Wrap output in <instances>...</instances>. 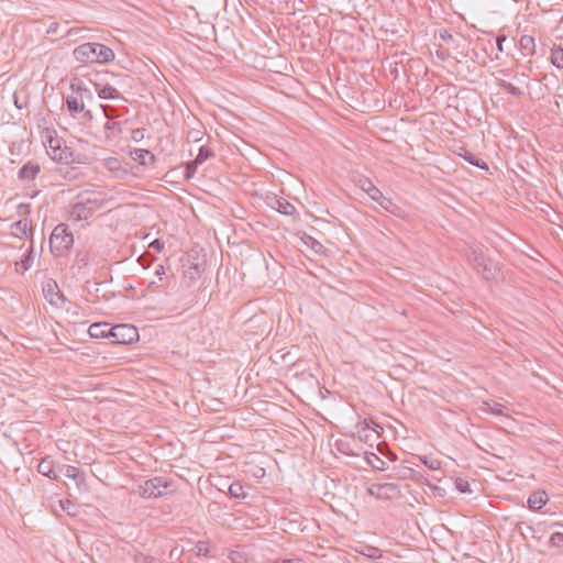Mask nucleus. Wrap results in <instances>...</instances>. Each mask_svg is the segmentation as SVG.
<instances>
[{
  "label": "nucleus",
  "mask_w": 563,
  "mask_h": 563,
  "mask_svg": "<svg viewBox=\"0 0 563 563\" xmlns=\"http://www.w3.org/2000/svg\"><path fill=\"white\" fill-rule=\"evenodd\" d=\"M74 58L79 63L106 64L114 59V52L101 43H84L73 51Z\"/></svg>",
  "instance_id": "nucleus-1"
},
{
  "label": "nucleus",
  "mask_w": 563,
  "mask_h": 563,
  "mask_svg": "<svg viewBox=\"0 0 563 563\" xmlns=\"http://www.w3.org/2000/svg\"><path fill=\"white\" fill-rule=\"evenodd\" d=\"M103 205L100 192L85 190L77 195L76 201L71 205L70 216L77 220L89 219Z\"/></svg>",
  "instance_id": "nucleus-2"
},
{
  "label": "nucleus",
  "mask_w": 563,
  "mask_h": 563,
  "mask_svg": "<svg viewBox=\"0 0 563 563\" xmlns=\"http://www.w3.org/2000/svg\"><path fill=\"white\" fill-rule=\"evenodd\" d=\"M74 244V236L65 223L57 224L49 236V249L54 256L68 254Z\"/></svg>",
  "instance_id": "nucleus-3"
},
{
  "label": "nucleus",
  "mask_w": 563,
  "mask_h": 563,
  "mask_svg": "<svg viewBox=\"0 0 563 563\" xmlns=\"http://www.w3.org/2000/svg\"><path fill=\"white\" fill-rule=\"evenodd\" d=\"M468 263L482 275L485 280H493L497 277L499 268L481 249L471 247L466 254Z\"/></svg>",
  "instance_id": "nucleus-4"
},
{
  "label": "nucleus",
  "mask_w": 563,
  "mask_h": 563,
  "mask_svg": "<svg viewBox=\"0 0 563 563\" xmlns=\"http://www.w3.org/2000/svg\"><path fill=\"white\" fill-rule=\"evenodd\" d=\"M356 184L363 191H365L371 197V199L378 202L379 206L387 212L394 216H399L400 208L396 203H394L390 198L385 197L369 178L365 176H358Z\"/></svg>",
  "instance_id": "nucleus-5"
},
{
  "label": "nucleus",
  "mask_w": 563,
  "mask_h": 563,
  "mask_svg": "<svg viewBox=\"0 0 563 563\" xmlns=\"http://www.w3.org/2000/svg\"><path fill=\"white\" fill-rule=\"evenodd\" d=\"M52 133H55V131L47 130V134L45 136V147L47 154L56 162L68 163L69 158L71 157V153L66 147H63L62 140L52 135Z\"/></svg>",
  "instance_id": "nucleus-6"
},
{
  "label": "nucleus",
  "mask_w": 563,
  "mask_h": 563,
  "mask_svg": "<svg viewBox=\"0 0 563 563\" xmlns=\"http://www.w3.org/2000/svg\"><path fill=\"white\" fill-rule=\"evenodd\" d=\"M112 329L113 330H112L111 343H113V344L126 345V344H131L139 340V336H140L139 331L132 324L120 323V324L113 325Z\"/></svg>",
  "instance_id": "nucleus-7"
},
{
  "label": "nucleus",
  "mask_w": 563,
  "mask_h": 563,
  "mask_svg": "<svg viewBox=\"0 0 563 563\" xmlns=\"http://www.w3.org/2000/svg\"><path fill=\"white\" fill-rule=\"evenodd\" d=\"M170 485L172 481L162 476H155L140 485V495L143 498H158L163 496L161 488H168Z\"/></svg>",
  "instance_id": "nucleus-8"
},
{
  "label": "nucleus",
  "mask_w": 563,
  "mask_h": 563,
  "mask_svg": "<svg viewBox=\"0 0 563 563\" xmlns=\"http://www.w3.org/2000/svg\"><path fill=\"white\" fill-rule=\"evenodd\" d=\"M367 494L377 499H391L399 495V488L391 483L373 484L367 488Z\"/></svg>",
  "instance_id": "nucleus-9"
},
{
  "label": "nucleus",
  "mask_w": 563,
  "mask_h": 563,
  "mask_svg": "<svg viewBox=\"0 0 563 563\" xmlns=\"http://www.w3.org/2000/svg\"><path fill=\"white\" fill-rule=\"evenodd\" d=\"M130 157L144 167L153 166L156 161L155 155L151 151L143 148H134L130 151Z\"/></svg>",
  "instance_id": "nucleus-10"
},
{
  "label": "nucleus",
  "mask_w": 563,
  "mask_h": 563,
  "mask_svg": "<svg viewBox=\"0 0 563 563\" xmlns=\"http://www.w3.org/2000/svg\"><path fill=\"white\" fill-rule=\"evenodd\" d=\"M113 325L107 322H95L92 323L89 329L88 333L93 339H101V338H112V329Z\"/></svg>",
  "instance_id": "nucleus-11"
},
{
  "label": "nucleus",
  "mask_w": 563,
  "mask_h": 563,
  "mask_svg": "<svg viewBox=\"0 0 563 563\" xmlns=\"http://www.w3.org/2000/svg\"><path fill=\"white\" fill-rule=\"evenodd\" d=\"M40 172V165L35 162L29 161L20 168L18 178L22 181H32L36 178Z\"/></svg>",
  "instance_id": "nucleus-12"
},
{
  "label": "nucleus",
  "mask_w": 563,
  "mask_h": 563,
  "mask_svg": "<svg viewBox=\"0 0 563 563\" xmlns=\"http://www.w3.org/2000/svg\"><path fill=\"white\" fill-rule=\"evenodd\" d=\"M95 90L98 93V97L101 99H123L126 100L118 89L112 87L109 84H100V82H93Z\"/></svg>",
  "instance_id": "nucleus-13"
},
{
  "label": "nucleus",
  "mask_w": 563,
  "mask_h": 563,
  "mask_svg": "<svg viewBox=\"0 0 563 563\" xmlns=\"http://www.w3.org/2000/svg\"><path fill=\"white\" fill-rule=\"evenodd\" d=\"M101 108L103 109L104 115L108 119V121L104 123L103 128H104V130L107 132L108 131L111 132V134L107 133V139H110L111 135H119L122 132L121 122L112 121V118H113L112 111H113V109L110 106H103V104H101Z\"/></svg>",
  "instance_id": "nucleus-14"
},
{
  "label": "nucleus",
  "mask_w": 563,
  "mask_h": 563,
  "mask_svg": "<svg viewBox=\"0 0 563 563\" xmlns=\"http://www.w3.org/2000/svg\"><path fill=\"white\" fill-rule=\"evenodd\" d=\"M268 205L273 209L277 210L279 213L285 216H292L296 212V207L292 203H290L284 198H278L276 196L269 198Z\"/></svg>",
  "instance_id": "nucleus-15"
},
{
  "label": "nucleus",
  "mask_w": 563,
  "mask_h": 563,
  "mask_svg": "<svg viewBox=\"0 0 563 563\" xmlns=\"http://www.w3.org/2000/svg\"><path fill=\"white\" fill-rule=\"evenodd\" d=\"M166 275V271L164 265L159 264L155 267V276H158V280L150 282L147 288L152 292L163 291L167 288V278L164 277Z\"/></svg>",
  "instance_id": "nucleus-16"
},
{
  "label": "nucleus",
  "mask_w": 563,
  "mask_h": 563,
  "mask_svg": "<svg viewBox=\"0 0 563 563\" xmlns=\"http://www.w3.org/2000/svg\"><path fill=\"white\" fill-rule=\"evenodd\" d=\"M30 221L27 218L20 219L19 221H15L11 224V228L16 230L18 233H14V236H18L20 239H23V236L29 238L31 240V243H33V230L30 228Z\"/></svg>",
  "instance_id": "nucleus-17"
},
{
  "label": "nucleus",
  "mask_w": 563,
  "mask_h": 563,
  "mask_svg": "<svg viewBox=\"0 0 563 563\" xmlns=\"http://www.w3.org/2000/svg\"><path fill=\"white\" fill-rule=\"evenodd\" d=\"M54 467H55L54 461L51 460L49 456H45L38 463L37 472L40 474H42L43 476H46V477H48L51 479H54V481H57L58 479V475L55 472Z\"/></svg>",
  "instance_id": "nucleus-18"
},
{
  "label": "nucleus",
  "mask_w": 563,
  "mask_h": 563,
  "mask_svg": "<svg viewBox=\"0 0 563 563\" xmlns=\"http://www.w3.org/2000/svg\"><path fill=\"white\" fill-rule=\"evenodd\" d=\"M65 106L67 111L75 117L77 113H81L84 111L85 103H82L81 97H78L73 92V95L65 98Z\"/></svg>",
  "instance_id": "nucleus-19"
},
{
  "label": "nucleus",
  "mask_w": 563,
  "mask_h": 563,
  "mask_svg": "<svg viewBox=\"0 0 563 563\" xmlns=\"http://www.w3.org/2000/svg\"><path fill=\"white\" fill-rule=\"evenodd\" d=\"M549 501V497L544 490L533 492L528 497V506L531 510H539Z\"/></svg>",
  "instance_id": "nucleus-20"
},
{
  "label": "nucleus",
  "mask_w": 563,
  "mask_h": 563,
  "mask_svg": "<svg viewBox=\"0 0 563 563\" xmlns=\"http://www.w3.org/2000/svg\"><path fill=\"white\" fill-rule=\"evenodd\" d=\"M33 260V243H31V246L26 253L21 257L20 261L15 262V271L23 274L32 266Z\"/></svg>",
  "instance_id": "nucleus-21"
},
{
  "label": "nucleus",
  "mask_w": 563,
  "mask_h": 563,
  "mask_svg": "<svg viewBox=\"0 0 563 563\" xmlns=\"http://www.w3.org/2000/svg\"><path fill=\"white\" fill-rule=\"evenodd\" d=\"M519 47L523 55L533 56L536 54V42L531 35H522L519 40Z\"/></svg>",
  "instance_id": "nucleus-22"
},
{
  "label": "nucleus",
  "mask_w": 563,
  "mask_h": 563,
  "mask_svg": "<svg viewBox=\"0 0 563 563\" xmlns=\"http://www.w3.org/2000/svg\"><path fill=\"white\" fill-rule=\"evenodd\" d=\"M59 472L63 473L66 477L76 481L77 484L85 482V475L79 471L78 467L73 465H62L59 467Z\"/></svg>",
  "instance_id": "nucleus-23"
},
{
  "label": "nucleus",
  "mask_w": 563,
  "mask_h": 563,
  "mask_svg": "<svg viewBox=\"0 0 563 563\" xmlns=\"http://www.w3.org/2000/svg\"><path fill=\"white\" fill-rule=\"evenodd\" d=\"M57 285L56 283L54 284H51L48 283L44 288H43V291H44V295H45V298L52 303V305H57V299L62 300V301H65L66 298L65 296L63 295V292H60L59 290L55 291L54 288H56Z\"/></svg>",
  "instance_id": "nucleus-24"
},
{
  "label": "nucleus",
  "mask_w": 563,
  "mask_h": 563,
  "mask_svg": "<svg viewBox=\"0 0 563 563\" xmlns=\"http://www.w3.org/2000/svg\"><path fill=\"white\" fill-rule=\"evenodd\" d=\"M496 84H497V86L499 88L504 89L505 91H507L512 97L521 98L525 95L521 89H519L518 87H516L511 82L506 81L505 79L497 78L496 79Z\"/></svg>",
  "instance_id": "nucleus-25"
},
{
  "label": "nucleus",
  "mask_w": 563,
  "mask_h": 563,
  "mask_svg": "<svg viewBox=\"0 0 563 563\" xmlns=\"http://www.w3.org/2000/svg\"><path fill=\"white\" fill-rule=\"evenodd\" d=\"M550 62L558 69L563 68V47L554 44L551 48Z\"/></svg>",
  "instance_id": "nucleus-26"
},
{
  "label": "nucleus",
  "mask_w": 563,
  "mask_h": 563,
  "mask_svg": "<svg viewBox=\"0 0 563 563\" xmlns=\"http://www.w3.org/2000/svg\"><path fill=\"white\" fill-rule=\"evenodd\" d=\"M355 428L357 437H362L363 431L373 430L375 432H378L377 429H382V427L372 419H364L357 422Z\"/></svg>",
  "instance_id": "nucleus-27"
},
{
  "label": "nucleus",
  "mask_w": 563,
  "mask_h": 563,
  "mask_svg": "<svg viewBox=\"0 0 563 563\" xmlns=\"http://www.w3.org/2000/svg\"><path fill=\"white\" fill-rule=\"evenodd\" d=\"M70 89L78 97L82 98V103H85L86 100L91 101L93 99V95H92L91 90L88 89L87 87H82L79 84L71 82Z\"/></svg>",
  "instance_id": "nucleus-28"
},
{
  "label": "nucleus",
  "mask_w": 563,
  "mask_h": 563,
  "mask_svg": "<svg viewBox=\"0 0 563 563\" xmlns=\"http://www.w3.org/2000/svg\"><path fill=\"white\" fill-rule=\"evenodd\" d=\"M365 459H366V462L374 470H377V471L386 470V462L384 460H382L377 454H375L373 452H367Z\"/></svg>",
  "instance_id": "nucleus-29"
},
{
  "label": "nucleus",
  "mask_w": 563,
  "mask_h": 563,
  "mask_svg": "<svg viewBox=\"0 0 563 563\" xmlns=\"http://www.w3.org/2000/svg\"><path fill=\"white\" fill-rule=\"evenodd\" d=\"M467 163H470L471 165L473 166H476L481 169H485L487 170L488 169V165L481 158H478L477 156H475L473 153L468 152V151H464V154H460Z\"/></svg>",
  "instance_id": "nucleus-30"
},
{
  "label": "nucleus",
  "mask_w": 563,
  "mask_h": 563,
  "mask_svg": "<svg viewBox=\"0 0 563 563\" xmlns=\"http://www.w3.org/2000/svg\"><path fill=\"white\" fill-rule=\"evenodd\" d=\"M229 495L235 499H244L246 497V493L240 482H233L229 488Z\"/></svg>",
  "instance_id": "nucleus-31"
},
{
  "label": "nucleus",
  "mask_w": 563,
  "mask_h": 563,
  "mask_svg": "<svg viewBox=\"0 0 563 563\" xmlns=\"http://www.w3.org/2000/svg\"><path fill=\"white\" fill-rule=\"evenodd\" d=\"M484 406H485L484 409L493 415H496V416H505L506 415L504 412L505 406L497 401H493V400L485 401Z\"/></svg>",
  "instance_id": "nucleus-32"
},
{
  "label": "nucleus",
  "mask_w": 563,
  "mask_h": 563,
  "mask_svg": "<svg viewBox=\"0 0 563 563\" xmlns=\"http://www.w3.org/2000/svg\"><path fill=\"white\" fill-rule=\"evenodd\" d=\"M213 156H214V152L211 148H209L207 146H201L199 148V152H198L196 158H195L196 159V164H200L201 165L203 162H206L207 159H209V158H211Z\"/></svg>",
  "instance_id": "nucleus-33"
},
{
  "label": "nucleus",
  "mask_w": 563,
  "mask_h": 563,
  "mask_svg": "<svg viewBox=\"0 0 563 563\" xmlns=\"http://www.w3.org/2000/svg\"><path fill=\"white\" fill-rule=\"evenodd\" d=\"M200 274L201 269L199 264L190 266L188 269L184 271V277L189 279L190 282L197 280L200 277Z\"/></svg>",
  "instance_id": "nucleus-34"
},
{
  "label": "nucleus",
  "mask_w": 563,
  "mask_h": 563,
  "mask_svg": "<svg viewBox=\"0 0 563 563\" xmlns=\"http://www.w3.org/2000/svg\"><path fill=\"white\" fill-rule=\"evenodd\" d=\"M454 485H455V488L461 494H467V493L471 494L472 493L470 483L465 478H462V477L455 478Z\"/></svg>",
  "instance_id": "nucleus-35"
},
{
  "label": "nucleus",
  "mask_w": 563,
  "mask_h": 563,
  "mask_svg": "<svg viewBox=\"0 0 563 563\" xmlns=\"http://www.w3.org/2000/svg\"><path fill=\"white\" fill-rule=\"evenodd\" d=\"M24 141H14L9 146V152L13 156H20L23 153Z\"/></svg>",
  "instance_id": "nucleus-36"
},
{
  "label": "nucleus",
  "mask_w": 563,
  "mask_h": 563,
  "mask_svg": "<svg viewBox=\"0 0 563 563\" xmlns=\"http://www.w3.org/2000/svg\"><path fill=\"white\" fill-rule=\"evenodd\" d=\"M75 262L79 268L86 267L89 262V255L86 251H78L75 256Z\"/></svg>",
  "instance_id": "nucleus-37"
},
{
  "label": "nucleus",
  "mask_w": 563,
  "mask_h": 563,
  "mask_svg": "<svg viewBox=\"0 0 563 563\" xmlns=\"http://www.w3.org/2000/svg\"><path fill=\"white\" fill-rule=\"evenodd\" d=\"M196 554L199 555V556H209V553H210V549H209V544L208 542L206 541H198L196 543Z\"/></svg>",
  "instance_id": "nucleus-38"
},
{
  "label": "nucleus",
  "mask_w": 563,
  "mask_h": 563,
  "mask_svg": "<svg viewBox=\"0 0 563 563\" xmlns=\"http://www.w3.org/2000/svg\"><path fill=\"white\" fill-rule=\"evenodd\" d=\"M397 476L400 478H411L413 479L416 477V471L411 467L401 466L397 471Z\"/></svg>",
  "instance_id": "nucleus-39"
},
{
  "label": "nucleus",
  "mask_w": 563,
  "mask_h": 563,
  "mask_svg": "<svg viewBox=\"0 0 563 563\" xmlns=\"http://www.w3.org/2000/svg\"><path fill=\"white\" fill-rule=\"evenodd\" d=\"M199 165L200 164H196V159L188 162L186 164V168H185V178L191 179L195 176V173Z\"/></svg>",
  "instance_id": "nucleus-40"
},
{
  "label": "nucleus",
  "mask_w": 563,
  "mask_h": 563,
  "mask_svg": "<svg viewBox=\"0 0 563 563\" xmlns=\"http://www.w3.org/2000/svg\"><path fill=\"white\" fill-rule=\"evenodd\" d=\"M420 461L430 470H439L441 462L435 459H429L428 456H420Z\"/></svg>",
  "instance_id": "nucleus-41"
},
{
  "label": "nucleus",
  "mask_w": 563,
  "mask_h": 563,
  "mask_svg": "<svg viewBox=\"0 0 563 563\" xmlns=\"http://www.w3.org/2000/svg\"><path fill=\"white\" fill-rule=\"evenodd\" d=\"M550 545L551 547H555V548H561L563 547V533L562 532H554L551 537H550Z\"/></svg>",
  "instance_id": "nucleus-42"
},
{
  "label": "nucleus",
  "mask_w": 563,
  "mask_h": 563,
  "mask_svg": "<svg viewBox=\"0 0 563 563\" xmlns=\"http://www.w3.org/2000/svg\"><path fill=\"white\" fill-rule=\"evenodd\" d=\"M439 37L445 43L455 44V37L446 29H442L439 31Z\"/></svg>",
  "instance_id": "nucleus-43"
},
{
  "label": "nucleus",
  "mask_w": 563,
  "mask_h": 563,
  "mask_svg": "<svg viewBox=\"0 0 563 563\" xmlns=\"http://www.w3.org/2000/svg\"><path fill=\"white\" fill-rule=\"evenodd\" d=\"M229 559L233 562V563H243L246 561V556L243 552H240V551H231L230 554H229Z\"/></svg>",
  "instance_id": "nucleus-44"
},
{
  "label": "nucleus",
  "mask_w": 563,
  "mask_h": 563,
  "mask_svg": "<svg viewBox=\"0 0 563 563\" xmlns=\"http://www.w3.org/2000/svg\"><path fill=\"white\" fill-rule=\"evenodd\" d=\"M145 136V129L144 128H137L132 130L131 139L134 142H141Z\"/></svg>",
  "instance_id": "nucleus-45"
},
{
  "label": "nucleus",
  "mask_w": 563,
  "mask_h": 563,
  "mask_svg": "<svg viewBox=\"0 0 563 563\" xmlns=\"http://www.w3.org/2000/svg\"><path fill=\"white\" fill-rule=\"evenodd\" d=\"M507 40V36L505 34H498L497 37H496V46H497V49L500 52V53H504L505 52V48H504V42Z\"/></svg>",
  "instance_id": "nucleus-46"
},
{
  "label": "nucleus",
  "mask_w": 563,
  "mask_h": 563,
  "mask_svg": "<svg viewBox=\"0 0 563 563\" xmlns=\"http://www.w3.org/2000/svg\"><path fill=\"white\" fill-rule=\"evenodd\" d=\"M148 247L154 249L157 252H162L164 249V242H162L159 239H156L150 243Z\"/></svg>",
  "instance_id": "nucleus-47"
},
{
  "label": "nucleus",
  "mask_w": 563,
  "mask_h": 563,
  "mask_svg": "<svg viewBox=\"0 0 563 563\" xmlns=\"http://www.w3.org/2000/svg\"><path fill=\"white\" fill-rule=\"evenodd\" d=\"M308 239L310 241L311 249L314 252L319 253L321 251V249L323 247V245L320 242H318L317 240H314L313 238H311V236H309Z\"/></svg>",
  "instance_id": "nucleus-48"
},
{
  "label": "nucleus",
  "mask_w": 563,
  "mask_h": 563,
  "mask_svg": "<svg viewBox=\"0 0 563 563\" xmlns=\"http://www.w3.org/2000/svg\"><path fill=\"white\" fill-rule=\"evenodd\" d=\"M367 555H368L369 558L377 559V558H380V556H382V551H380L379 549H377V548H373V547H371V548H368V553H367Z\"/></svg>",
  "instance_id": "nucleus-49"
},
{
  "label": "nucleus",
  "mask_w": 563,
  "mask_h": 563,
  "mask_svg": "<svg viewBox=\"0 0 563 563\" xmlns=\"http://www.w3.org/2000/svg\"><path fill=\"white\" fill-rule=\"evenodd\" d=\"M301 562H302L301 559L296 558V559H277L272 563H301Z\"/></svg>",
  "instance_id": "nucleus-50"
},
{
  "label": "nucleus",
  "mask_w": 563,
  "mask_h": 563,
  "mask_svg": "<svg viewBox=\"0 0 563 563\" xmlns=\"http://www.w3.org/2000/svg\"><path fill=\"white\" fill-rule=\"evenodd\" d=\"M30 212V206L29 205H23L21 203L19 206V214L20 216H24V214H27Z\"/></svg>",
  "instance_id": "nucleus-51"
},
{
  "label": "nucleus",
  "mask_w": 563,
  "mask_h": 563,
  "mask_svg": "<svg viewBox=\"0 0 563 563\" xmlns=\"http://www.w3.org/2000/svg\"><path fill=\"white\" fill-rule=\"evenodd\" d=\"M437 56L441 59V60H445L449 56V53L444 49H438L437 51Z\"/></svg>",
  "instance_id": "nucleus-52"
},
{
  "label": "nucleus",
  "mask_w": 563,
  "mask_h": 563,
  "mask_svg": "<svg viewBox=\"0 0 563 563\" xmlns=\"http://www.w3.org/2000/svg\"><path fill=\"white\" fill-rule=\"evenodd\" d=\"M82 113V117L85 118L86 121H91L92 120V113L90 110H86V108L84 107V111L81 112Z\"/></svg>",
  "instance_id": "nucleus-53"
},
{
  "label": "nucleus",
  "mask_w": 563,
  "mask_h": 563,
  "mask_svg": "<svg viewBox=\"0 0 563 563\" xmlns=\"http://www.w3.org/2000/svg\"><path fill=\"white\" fill-rule=\"evenodd\" d=\"M58 29V23L54 22L48 26L47 33H56Z\"/></svg>",
  "instance_id": "nucleus-54"
},
{
  "label": "nucleus",
  "mask_w": 563,
  "mask_h": 563,
  "mask_svg": "<svg viewBox=\"0 0 563 563\" xmlns=\"http://www.w3.org/2000/svg\"><path fill=\"white\" fill-rule=\"evenodd\" d=\"M145 563H162V562L155 558L147 556V558H145Z\"/></svg>",
  "instance_id": "nucleus-55"
},
{
  "label": "nucleus",
  "mask_w": 563,
  "mask_h": 563,
  "mask_svg": "<svg viewBox=\"0 0 563 563\" xmlns=\"http://www.w3.org/2000/svg\"><path fill=\"white\" fill-rule=\"evenodd\" d=\"M369 438V431H363L362 437H358L362 441H367Z\"/></svg>",
  "instance_id": "nucleus-56"
},
{
  "label": "nucleus",
  "mask_w": 563,
  "mask_h": 563,
  "mask_svg": "<svg viewBox=\"0 0 563 563\" xmlns=\"http://www.w3.org/2000/svg\"><path fill=\"white\" fill-rule=\"evenodd\" d=\"M118 163L117 158H110L108 164L111 165V164H115Z\"/></svg>",
  "instance_id": "nucleus-57"
},
{
  "label": "nucleus",
  "mask_w": 563,
  "mask_h": 563,
  "mask_svg": "<svg viewBox=\"0 0 563 563\" xmlns=\"http://www.w3.org/2000/svg\"><path fill=\"white\" fill-rule=\"evenodd\" d=\"M14 103L15 106L20 104V101H18V97L14 95Z\"/></svg>",
  "instance_id": "nucleus-58"
},
{
  "label": "nucleus",
  "mask_w": 563,
  "mask_h": 563,
  "mask_svg": "<svg viewBox=\"0 0 563 563\" xmlns=\"http://www.w3.org/2000/svg\"><path fill=\"white\" fill-rule=\"evenodd\" d=\"M499 73L506 75L507 70L506 69H500Z\"/></svg>",
  "instance_id": "nucleus-59"
}]
</instances>
